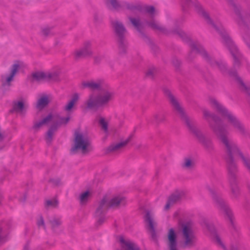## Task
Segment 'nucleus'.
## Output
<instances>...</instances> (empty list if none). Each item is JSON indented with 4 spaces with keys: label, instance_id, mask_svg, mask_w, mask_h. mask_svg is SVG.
Returning a JSON list of instances; mask_svg holds the SVG:
<instances>
[{
    "label": "nucleus",
    "instance_id": "7",
    "mask_svg": "<svg viewBox=\"0 0 250 250\" xmlns=\"http://www.w3.org/2000/svg\"><path fill=\"white\" fill-rule=\"evenodd\" d=\"M182 236L183 240L182 247L184 248H191L197 243V236L191 222H187L181 224Z\"/></svg>",
    "mask_w": 250,
    "mask_h": 250
},
{
    "label": "nucleus",
    "instance_id": "50",
    "mask_svg": "<svg viewBox=\"0 0 250 250\" xmlns=\"http://www.w3.org/2000/svg\"><path fill=\"white\" fill-rule=\"evenodd\" d=\"M97 58H98L97 57L95 58V60L96 61L97 60Z\"/></svg>",
    "mask_w": 250,
    "mask_h": 250
},
{
    "label": "nucleus",
    "instance_id": "33",
    "mask_svg": "<svg viewBox=\"0 0 250 250\" xmlns=\"http://www.w3.org/2000/svg\"><path fill=\"white\" fill-rule=\"evenodd\" d=\"M49 223L51 224L52 229L54 230L61 225L62 221L59 218L53 217L49 220Z\"/></svg>",
    "mask_w": 250,
    "mask_h": 250
},
{
    "label": "nucleus",
    "instance_id": "51",
    "mask_svg": "<svg viewBox=\"0 0 250 250\" xmlns=\"http://www.w3.org/2000/svg\"><path fill=\"white\" fill-rule=\"evenodd\" d=\"M249 45V47H250V45Z\"/></svg>",
    "mask_w": 250,
    "mask_h": 250
},
{
    "label": "nucleus",
    "instance_id": "18",
    "mask_svg": "<svg viewBox=\"0 0 250 250\" xmlns=\"http://www.w3.org/2000/svg\"><path fill=\"white\" fill-rule=\"evenodd\" d=\"M110 208H116L120 206L125 205V200L124 197L121 196H116L113 197L108 201Z\"/></svg>",
    "mask_w": 250,
    "mask_h": 250
},
{
    "label": "nucleus",
    "instance_id": "29",
    "mask_svg": "<svg viewBox=\"0 0 250 250\" xmlns=\"http://www.w3.org/2000/svg\"><path fill=\"white\" fill-rule=\"evenodd\" d=\"M118 46L119 49V53L120 54L125 53L127 47V42L125 41V38L118 39Z\"/></svg>",
    "mask_w": 250,
    "mask_h": 250
},
{
    "label": "nucleus",
    "instance_id": "47",
    "mask_svg": "<svg viewBox=\"0 0 250 250\" xmlns=\"http://www.w3.org/2000/svg\"><path fill=\"white\" fill-rule=\"evenodd\" d=\"M99 217V219L97 221V225H101L105 221V218L104 217V214L101 215L100 216H97Z\"/></svg>",
    "mask_w": 250,
    "mask_h": 250
},
{
    "label": "nucleus",
    "instance_id": "35",
    "mask_svg": "<svg viewBox=\"0 0 250 250\" xmlns=\"http://www.w3.org/2000/svg\"><path fill=\"white\" fill-rule=\"evenodd\" d=\"M154 119L157 124L163 123L166 121V117L165 115L162 113H159L154 115Z\"/></svg>",
    "mask_w": 250,
    "mask_h": 250
},
{
    "label": "nucleus",
    "instance_id": "4",
    "mask_svg": "<svg viewBox=\"0 0 250 250\" xmlns=\"http://www.w3.org/2000/svg\"><path fill=\"white\" fill-rule=\"evenodd\" d=\"M182 4L183 8L190 6L192 4H194L197 12L201 14L205 19L208 24L212 25L215 30L220 34L224 40V42L228 46L232 56L234 59V66L235 67H239L240 66V62L242 59V55L239 52L236 46L234 44L229 36L226 32L224 29L221 27H217L212 22L210 18L208 13H207L203 9L202 5L196 0H182Z\"/></svg>",
    "mask_w": 250,
    "mask_h": 250
},
{
    "label": "nucleus",
    "instance_id": "3",
    "mask_svg": "<svg viewBox=\"0 0 250 250\" xmlns=\"http://www.w3.org/2000/svg\"><path fill=\"white\" fill-rule=\"evenodd\" d=\"M164 92L167 97L174 110L177 113L181 120L185 124L188 130L194 135L205 148L208 151L213 150V145L211 140L207 138L195 125L194 122L190 119L186 114L177 99L168 89H164Z\"/></svg>",
    "mask_w": 250,
    "mask_h": 250
},
{
    "label": "nucleus",
    "instance_id": "39",
    "mask_svg": "<svg viewBox=\"0 0 250 250\" xmlns=\"http://www.w3.org/2000/svg\"><path fill=\"white\" fill-rule=\"evenodd\" d=\"M58 202L56 199L47 200L45 202V206L46 208L53 207L56 208L58 206Z\"/></svg>",
    "mask_w": 250,
    "mask_h": 250
},
{
    "label": "nucleus",
    "instance_id": "1",
    "mask_svg": "<svg viewBox=\"0 0 250 250\" xmlns=\"http://www.w3.org/2000/svg\"><path fill=\"white\" fill-rule=\"evenodd\" d=\"M204 118L208 121L213 132L220 139L224 146L229 181L237 180L238 169L234 162V152L238 150L236 144L228 138L229 132L221 119L207 109L203 110Z\"/></svg>",
    "mask_w": 250,
    "mask_h": 250
},
{
    "label": "nucleus",
    "instance_id": "38",
    "mask_svg": "<svg viewBox=\"0 0 250 250\" xmlns=\"http://www.w3.org/2000/svg\"><path fill=\"white\" fill-rule=\"evenodd\" d=\"M73 55L74 59L76 60L86 57L80 49L75 50L73 53Z\"/></svg>",
    "mask_w": 250,
    "mask_h": 250
},
{
    "label": "nucleus",
    "instance_id": "41",
    "mask_svg": "<svg viewBox=\"0 0 250 250\" xmlns=\"http://www.w3.org/2000/svg\"><path fill=\"white\" fill-rule=\"evenodd\" d=\"M41 33L42 35L45 37L52 35L53 34L51 31V28L48 27H44L42 28Z\"/></svg>",
    "mask_w": 250,
    "mask_h": 250
},
{
    "label": "nucleus",
    "instance_id": "44",
    "mask_svg": "<svg viewBox=\"0 0 250 250\" xmlns=\"http://www.w3.org/2000/svg\"><path fill=\"white\" fill-rule=\"evenodd\" d=\"M37 224L38 227H42L44 229H45L44 221L42 216L40 215L39 216V218L37 220Z\"/></svg>",
    "mask_w": 250,
    "mask_h": 250
},
{
    "label": "nucleus",
    "instance_id": "15",
    "mask_svg": "<svg viewBox=\"0 0 250 250\" xmlns=\"http://www.w3.org/2000/svg\"><path fill=\"white\" fill-rule=\"evenodd\" d=\"M168 246L169 250H178L177 248V235L173 229H169L167 233Z\"/></svg>",
    "mask_w": 250,
    "mask_h": 250
},
{
    "label": "nucleus",
    "instance_id": "42",
    "mask_svg": "<svg viewBox=\"0 0 250 250\" xmlns=\"http://www.w3.org/2000/svg\"><path fill=\"white\" fill-rule=\"evenodd\" d=\"M70 120V117H67L65 118L63 117H60L59 118V121L56 123L55 124L57 125V126L58 125H66L68 123V122Z\"/></svg>",
    "mask_w": 250,
    "mask_h": 250
},
{
    "label": "nucleus",
    "instance_id": "5",
    "mask_svg": "<svg viewBox=\"0 0 250 250\" xmlns=\"http://www.w3.org/2000/svg\"><path fill=\"white\" fill-rule=\"evenodd\" d=\"M177 34H179L183 40L188 42V44L191 48V51L189 55V58H190L192 55H193L195 53H198L200 54L212 67L218 68L222 72L226 71V65L222 62H217L214 60L211 56L208 54L200 44L197 42H194L191 41L182 30H179Z\"/></svg>",
    "mask_w": 250,
    "mask_h": 250
},
{
    "label": "nucleus",
    "instance_id": "10",
    "mask_svg": "<svg viewBox=\"0 0 250 250\" xmlns=\"http://www.w3.org/2000/svg\"><path fill=\"white\" fill-rule=\"evenodd\" d=\"M131 139V136H130L124 141L110 145L108 147L104 148V151L105 154H108L109 153H118L120 152V151L130 141Z\"/></svg>",
    "mask_w": 250,
    "mask_h": 250
},
{
    "label": "nucleus",
    "instance_id": "43",
    "mask_svg": "<svg viewBox=\"0 0 250 250\" xmlns=\"http://www.w3.org/2000/svg\"><path fill=\"white\" fill-rule=\"evenodd\" d=\"M49 182L54 186H58L61 185V181L59 178H52L49 180Z\"/></svg>",
    "mask_w": 250,
    "mask_h": 250
},
{
    "label": "nucleus",
    "instance_id": "48",
    "mask_svg": "<svg viewBox=\"0 0 250 250\" xmlns=\"http://www.w3.org/2000/svg\"><path fill=\"white\" fill-rule=\"evenodd\" d=\"M173 63L176 67H178L180 64V62L178 60H174L173 61Z\"/></svg>",
    "mask_w": 250,
    "mask_h": 250
},
{
    "label": "nucleus",
    "instance_id": "31",
    "mask_svg": "<svg viewBox=\"0 0 250 250\" xmlns=\"http://www.w3.org/2000/svg\"><path fill=\"white\" fill-rule=\"evenodd\" d=\"M128 19L132 25L135 27V28L139 31H141L142 24L140 22V20L139 19H135L129 17Z\"/></svg>",
    "mask_w": 250,
    "mask_h": 250
},
{
    "label": "nucleus",
    "instance_id": "8",
    "mask_svg": "<svg viewBox=\"0 0 250 250\" xmlns=\"http://www.w3.org/2000/svg\"><path fill=\"white\" fill-rule=\"evenodd\" d=\"M91 142L89 138L79 131L74 133V144L71 148V152L75 153L80 151L83 154H86L90 151Z\"/></svg>",
    "mask_w": 250,
    "mask_h": 250
},
{
    "label": "nucleus",
    "instance_id": "36",
    "mask_svg": "<svg viewBox=\"0 0 250 250\" xmlns=\"http://www.w3.org/2000/svg\"><path fill=\"white\" fill-rule=\"evenodd\" d=\"M229 74L230 76L234 77L236 78V80L240 84L244 89H247V87L245 83H243L241 78L237 76V72L235 71L229 72Z\"/></svg>",
    "mask_w": 250,
    "mask_h": 250
},
{
    "label": "nucleus",
    "instance_id": "46",
    "mask_svg": "<svg viewBox=\"0 0 250 250\" xmlns=\"http://www.w3.org/2000/svg\"><path fill=\"white\" fill-rule=\"evenodd\" d=\"M156 72V70L155 68H151L149 69L146 73V75L148 77L152 78Z\"/></svg>",
    "mask_w": 250,
    "mask_h": 250
},
{
    "label": "nucleus",
    "instance_id": "32",
    "mask_svg": "<svg viewBox=\"0 0 250 250\" xmlns=\"http://www.w3.org/2000/svg\"><path fill=\"white\" fill-rule=\"evenodd\" d=\"M148 25L153 29L159 30L163 33H166V29L158 24L154 21L147 22Z\"/></svg>",
    "mask_w": 250,
    "mask_h": 250
},
{
    "label": "nucleus",
    "instance_id": "12",
    "mask_svg": "<svg viewBox=\"0 0 250 250\" xmlns=\"http://www.w3.org/2000/svg\"><path fill=\"white\" fill-rule=\"evenodd\" d=\"M228 2L232 6L234 12L238 16V22L239 24H243L245 22H250V12L243 18L241 14L240 7L234 3L232 0H228Z\"/></svg>",
    "mask_w": 250,
    "mask_h": 250
},
{
    "label": "nucleus",
    "instance_id": "28",
    "mask_svg": "<svg viewBox=\"0 0 250 250\" xmlns=\"http://www.w3.org/2000/svg\"><path fill=\"white\" fill-rule=\"evenodd\" d=\"M182 166L187 169H191L195 166L194 160L190 157H186L184 160Z\"/></svg>",
    "mask_w": 250,
    "mask_h": 250
},
{
    "label": "nucleus",
    "instance_id": "6",
    "mask_svg": "<svg viewBox=\"0 0 250 250\" xmlns=\"http://www.w3.org/2000/svg\"><path fill=\"white\" fill-rule=\"evenodd\" d=\"M211 105L217 110L221 115L227 118L228 121L241 135L247 136L249 134L244 125L232 114L229 112L224 106L220 104L215 99L210 100Z\"/></svg>",
    "mask_w": 250,
    "mask_h": 250
},
{
    "label": "nucleus",
    "instance_id": "49",
    "mask_svg": "<svg viewBox=\"0 0 250 250\" xmlns=\"http://www.w3.org/2000/svg\"><path fill=\"white\" fill-rule=\"evenodd\" d=\"M212 228L210 229V231H213L214 230V228H213V227H212Z\"/></svg>",
    "mask_w": 250,
    "mask_h": 250
},
{
    "label": "nucleus",
    "instance_id": "37",
    "mask_svg": "<svg viewBox=\"0 0 250 250\" xmlns=\"http://www.w3.org/2000/svg\"><path fill=\"white\" fill-rule=\"evenodd\" d=\"M99 124L102 129L105 132L108 131V123L103 117H100L99 120Z\"/></svg>",
    "mask_w": 250,
    "mask_h": 250
},
{
    "label": "nucleus",
    "instance_id": "2",
    "mask_svg": "<svg viewBox=\"0 0 250 250\" xmlns=\"http://www.w3.org/2000/svg\"><path fill=\"white\" fill-rule=\"evenodd\" d=\"M80 86L82 89L88 88L92 91H101L97 95L92 93L89 95L84 102L85 108L88 109L96 111L100 109H103L107 106L114 98L113 91L103 79L84 81L81 83Z\"/></svg>",
    "mask_w": 250,
    "mask_h": 250
},
{
    "label": "nucleus",
    "instance_id": "16",
    "mask_svg": "<svg viewBox=\"0 0 250 250\" xmlns=\"http://www.w3.org/2000/svg\"><path fill=\"white\" fill-rule=\"evenodd\" d=\"M109 208L110 207L106 198L105 197L103 198L99 203V206L96 210L95 216H100L104 214Z\"/></svg>",
    "mask_w": 250,
    "mask_h": 250
},
{
    "label": "nucleus",
    "instance_id": "14",
    "mask_svg": "<svg viewBox=\"0 0 250 250\" xmlns=\"http://www.w3.org/2000/svg\"><path fill=\"white\" fill-rule=\"evenodd\" d=\"M111 23L118 40L125 38L126 30L122 23L116 21H112Z\"/></svg>",
    "mask_w": 250,
    "mask_h": 250
},
{
    "label": "nucleus",
    "instance_id": "45",
    "mask_svg": "<svg viewBox=\"0 0 250 250\" xmlns=\"http://www.w3.org/2000/svg\"><path fill=\"white\" fill-rule=\"evenodd\" d=\"M144 9L150 14H153L155 11V8L153 6H146L144 7Z\"/></svg>",
    "mask_w": 250,
    "mask_h": 250
},
{
    "label": "nucleus",
    "instance_id": "26",
    "mask_svg": "<svg viewBox=\"0 0 250 250\" xmlns=\"http://www.w3.org/2000/svg\"><path fill=\"white\" fill-rule=\"evenodd\" d=\"M57 128L58 127L57 124H54L52 125L49 128L45 136V140L47 144L51 143L53 139V136L55 132L57 131Z\"/></svg>",
    "mask_w": 250,
    "mask_h": 250
},
{
    "label": "nucleus",
    "instance_id": "9",
    "mask_svg": "<svg viewBox=\"0 0 250 250\" xmlns=\"http://www.w3.org/2000/svg\"><path fill=\"white\" fill-rule=\"evenodd\" d=\"M207 189L211 193L212 198L215 202L216 206L219 208L220 209L223 210L224 213L228 216L230 223H231L232 226L234 227L233 224V214L229 208L228 206V205L226 204L225 202L222 199L221 195L220 193H217L214 188H211L209 186L207 187Z\"/></svg>",
    "mask_w": 250,
    "mask_h": 250
},
{
    "label": "nucleus",
    "instance_id": "40",
    "mask_svg": "<svg viewBox=\"0 0 250 250\" xmlns=\"http://www.w3.org/2000/svg\"><path fill=\"white\" fill-rule=\"evenodd\" d=\"M89 195V191H87L82 193L80 196V200L81 204L86 202Z\"/></svg>",
    "mask_w": 250,
    "mask_h": 250
},
{
    "label": "nucleus",
    "instance_id": "20",
    "mask_svg": "<svg viewBox=\"0 0 250 250\" xmlns=\"http://www.w3.org/2000/svg\"><path fill=\"white\" fill-rule=\"evenodd\" d=\"M25 108L24 101L21 99L20 101H14L13 103V108L11 111L22 113Z\"/></svg>",
    "mask_w": 250,
    "mask_h": 250
},
{
    "label": "nucleus",
    "instance_id": "11",
    "mask_svg": "<svg viewBox=\"0 0 250 250\" xmlns=\"http://www.w3.org/2000/svg\"><path fill=\"white\" fill-rule=\"evenodd\" d=\"M185 196V192L184 191H177L172 194L168 198L167 202L165 207V210H168L171 206L180 201Z\"/></svg>",
    "mask_w": 250,
    "mask_h": 250
},
{
    "label": "nucleus",
    "instance_id": "23",
    "mask_svg": "<svg viewBox=\"0 0 250 250\" xmlns=\"http://www.w3.org/2000/svg\"><path fill=\"white\" fill-rule=\"evenodd\" d=\"M53 116L51 114H48L46 117L43 118L42 121L34 123L33 128L36 131H38L42 125L48 123L51 121Z\"/></svg>",
    "mask_w": 250,
    "mask_h": 250
},
{
    "label": "nucleus",
    "instance_id": "25",
    "mask_svg": "<svg viewBox=\"0 0 250 250\" xmlns=\"http://www.w3.org/2000/svg\"><path fill=\"white\" fill-rule=\"evenodd\" d=\"M232 196L234 198H237L239 194V188L237 186V181H229Z\"/></svg>",
    "mask_w": 250,
    "mask_h": 250
},
{
    "label": "nucleus",
    "instance_id": "30",
    "mask_svg": "<svg viewBox=\"0 0 250 250\" xmlns=\"http://www.w3.org/2000/svg\"><path fill=\"white\" fill-rule=\"evenodd\" d=\"M91 44L89 42H85L83 47L80 48L84 55L87 57L91 56L92 54V52L91 49Z\"/></svg>",
    "mask_w": 250,
    "mask_h": 250
},
{
    "label": "nucleus",
    "instance_id": "17",
    "mask_svg": "<svg viewBox=\"0 0 250 250\" xmlns=\"http://www.w3.org/2000/svg\"><path fill=\"white\" fill-rule=\"evenodd\" d=\"M20 68V64L19 61H16L14 64L12 65L10 75L6 78L5 83H3V85L7 84L10 85V83L13 80L14 76L18 72Z\"/></svg>",
    "mask_w": 250,
    "mask_h": 250
},
{
    "label": "nucleus",
    "instance_id": "13",
    "mask_svg": "<svg viewBox=\"0 0 250 250\" xmlns=\"http://www.w3.org/2000/svg\"><path fill=\"white\" fill-rule=\"evenodd\" d=\"M145 221L147 224V229L151 234V237L155 239L156 237L155 226L156 223L153 220V219L149 211H147L145 217Z\"/></svg>",
    "mask_w": 250,
    "mask_h": 250
},
{
    "label": "nucleus",
    "instance_id": "34",
    "mask_svg": "<svg viewBox=\"0 0 250 250\" xmlns=\"http://www.w3.org/2000/svg\"><path fill=\"white\" fill-rule=\"evenodd\" d=\"M111 4L113 8L117 10L122 9L123 8V2L119 3L117 0H107L106 4Z\"/></svg>",
    "mask_w": 250,
    "mask_h": 250
},
{
    "label": "nucleus",
    "instance_id": "19",
    "mask_svg": "<svg viewBox=\"0 0 250 250\" xmlns=\"http://www.w3.org/2000/svg\"><path fill=\"white\" fill-rule=\"evenodd\" d=\"M122 9H127L131 13L136 12H141L142 7L139 4H134L133 3H128L127 2H123Z\"/></svg>",
    "mask_w": 250,
    "mask_h": 250
},
{
    "label": "nucleus",
    "instance_id": "22",
    "mask_svg": "<svg viewBox=\"0 0 250 250\" xmlns=\"http://www.w3.org/2000/svg\"><path fill=\"white\" fill-rule=\"evenodd\" d=\"M32 82H37L38 83L43 81H46V73L43 72H35L32 74Z\"/></svg>",
    "mask_w": 250,
    "mask_h": 250
},
{
    "label": "nucleus",
    "instance_id": "24",
    "mask_svg": "<svg viewBox=\"0 0 250 250\" xmlns=\"http://www.w3.org/2000/svg\"><path fill=\"white\" fill-rule=\"evenodd\" d=\"M49 103L48 97L47 95L42 96L38 100L36 104V108L41 110L46 106Z\"/></svg>",
    "mask_w": 250,
    "mask_h": 250
},
{
    "label": "nucleus",
    "instance_id": "27",
    "mask_svg": "<svg viewBox=\"0 0 250 250\" xmlns=\"http://www.w3.org/2000/svg\"><path fill=\"white\" fill-rule=\"evenodd\" d=\"M79 100V95L77 93L74 94L71 99L68 103V104L64 107V110L66 111H70L73 108L74 104Z\"/></svg>",
    "mask_w": 250,
    "mask_h": 250
},
{
    "label": "nucleus",
    "instance_id": "21",
    "mask_svg": "<svg viewBox=\"0 0 250 250\" xmlns=\"http://www.w3.org/2000/svg\"><path fill=\"white\" fill-rule=\"evenodd\" d=\"M60 75V72L58 70L46 73V81L54 82H60L61 80Z\"/></svg>",
    "mask_w": 250,
    "mask_h": 250
}]
</instances>
